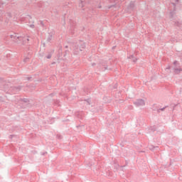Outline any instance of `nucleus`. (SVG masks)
<instances>
[{
    "label": "nucleus",
    "instance_id": "nucleus-25",
    "mask_svg": "<svg viewBox=\"0 0 182 182\" xmlns=\"http://www.w3.org/2000/svg\"><path fill=\"white\" fill-rule=\"evenodd\" d=\"M26 79L27 80H31L32 79V77H28Z\"/></svg>",
    "mask_w": 182,
    "mask_h": 182
},
{
    "label": "nucleus",
    "instance_id": "nucleus-3",
    "mask_svg": "<svg viewBox=\"0 0 182 182\" xmlns=\"http://www.w3.org/2000/svg\"><path fill=\"white\" fill-rule=\"evenodd\" d=\"M0 82H2V90H4V92H8V90H11L9 83L6 84V82H5L3 78H0Z\"/></svg>",
    "mask_w": 182,
    "mask_h": 182
},
{
    "label": "nucleus",
    "instance_id": "nucleus-4",
    "mask_svg": "<svg viewBox=\"0 0 182 182\" xmlns=\"http://www.w3.org/2000/svg\"><path fill=\"white\" fill-rule=\"evenodd\" d=\"M11 39H19L20 41H23V42H26V41H29V36H28L19 37V36L11 35Z\"/></svg>",
    "mask_w": 182,
    "mask_h": 182
},
{
    "label": "nucleus",
    "instance_id": "nucleus-2",
    "mask_svg": "<svg viewBox=\"0 0 182 182\" xmlns=\"http://www.w3.org/2000/svg\"><path fill=\"white\" fill-rule=\"evenodd\" d=\"M174 67L173 68V73L176 75H178L180 72H182V69L180 68V65H178V61H174L173 62Z\"/></svg>",
    "mask_w": 182,
    "mask_h": 182
},
{
    "label": "nucleus",
    "instance_id": "nucleus-34",
    "mask_svg": "<svg viewBox=\"0 0 182 182\" xmlns=\"http://www.w3.org/2000/svg\"><path fill=\"white\" fill-rule=\"evenodd\" d=\"M55 62H53V63H52V65H55Z\"/></svg>",
    "mask_w": 182,
    "mask_h": 182
},
{
    "label": "nucleus",
    "instance_id": "nucleus-36",
    "mask_svg": "<svg viewBox=\"0 0 182 182\" xmlns=\"http://www.w3.org/2000/svg\"><path fill=\"white\" fill-rule=\"evenodd\" d=\"M65 48H68V46H65Z\"/></svg>",
    "mask_w": 182,
    "mask_h": 182
},
{
    "label": "nucleus",
    "instance_id": "nucleus-23",
    "mask_svg": "<svg viewBox=\"0 0 182 182\" xmlns=\"http://www.w3.org/2000/svg\"><path fill=\"white\" fill-rule=\"evenodd\" d=\"M85 102H87L88 103V105H90V99L85 100Z\"/></svg>",
    "mask_w": 182,
    "mask_h": 182
},
{
    "label": "nucleus",
    "instance_id": "nucleus-31",
    "mask_svg": "<svg viewBox=\"0 0 182 182\" xmlns=\"http://www.w3.org/2000/svg\"><path fill=\"white\" fill-rule=\"evenodd\" d=\"M98 8L100 9L102 8V6H99Z\"/></svg>",
    "mask_w": 182,
    "mask_h": 182
},
{
    "label": "nucleus",
    "instance_id": "nucleus-20",
    "mask_svg": "<svg viewBox=\"0 0 182 182\" xmlns=\"http://www.w3.org/2000/svg\"><path fill=\"white\" fill-rule=\"evenodd\" d=\"M28 60H29V58H24L23 62L26 63Z\"/></svg>",
    "mask_w": 182,
    "mask_h": 182
},
{
    "label": "nucleus",
    "instance_id": "nucleus-27",
    "mask_svg": "<svg viewBox=\"0 0 182 182\" xmlns=\"http://www.w3.org/2000/svg\"><path fill=\"white\" fill-rule=\"evenodd\" d=\"M45 154H48V152H43V154H42V156H45Z\"/></svg>",
    "mask_w": 182,
    "mask_h": 182
},
{
    "label": "nucleus",
    "instance_id": "nucleus-21",
    "mask_svg": "<svg viewBox=\"0 0 182 182\" xmlns=\"http://www.w3.org/2000/svg\"><path fill=\"white\" fill-rule=\"evenodd\" d=\"M114 6H116V5L109 6L108 7V9H112V8H114Z\"/></svg>",
    "mask_w": 182,
    "mask_h": 182
},
{
    "label": "nucleus",
    "instance_id": "nucleus-15",
    "mask_svg": "<svg viewBox=\"0 0 182 182\" xmlns=\"http://www.w3.org/2000/svg\"><path fill=\"white\" fill-rule=\"evenodd\" d=\"M79 6L80 8H83V1H80Z\"/></svg>",
    "mask_w": 182,
    "mask_h": 182
},
{
    "label": "nucleus",
    "instance_id": "nucleus-32",
    "mask_svg": "<svg viewBox=\"0 0 182 182\" xmlns=\"http://www.w3.org/2000/svg\"><path fill=\"white\" fill-rule=\"evenodd\" d=\"M173 6H176V4L174 3H173Z\"/></svg>",
    "mask_w": 182,
    "mask_h": 182
},
{
    "label": "nucleus",
    "instance_id": "nucleus-14",
    "mask_svg": "<svg viewBox=\"0 0 182 182\" xmlns=\"http://www.w3.org/2000/svg\"><path fill=\"white\" fill-rule=\"evenodd\" d=\"M47 41L48 42H50L52 41V35L49 34Z\"/></svg>",
    "mask_w": 182,
    "mask_h": 182
},
{
    "label": "nucleus",
    "instance_id": "nucleus-9",
    "mask_svg": "<svg viewBox=\"0 0 182 182\" xmlns=\"http://www.w3.org/2000/svg\"><path fill=\"white\" fill-rule=\"evenodd\" d=\"M128 58L129 59H132V62H134V63H136V62H137V56L136 55V54H132Z\"/></svg>",
    "mask_w": 182,
    "mask_h": 182
},
{
    "label": "nucleus",
    "instance_id": "nucleus-8",
    "mask_svg": "<svg viewBox=\"0 0 182 182\" xmlns=\"http://www.w3.org/2000/svg\"><path fill=\"white\" fill-rule=\"evenodd\" d=\"M129 12H132V11L134 10V2L132 1L128 6Z\"/></svg>",
    "mask_w": 182,
    "mask_h": 182
},
{
    "label": "nucleus",
    "instance_id": "nucleus-11",
    "mask_svg": "<svg viewBox=\"0 0 182 182\" xmlns=\"http://www.w3.org/2000/svg\"><path fill=\"white\" fill-rule=\"evenodd\" d=\"M75 114L77 117H78L79 119H82V114H83V112H77Z\"/></svg>",
    "mask_w": 182,
    "mask_h": 182
},
{
    "label": "nucleus",
    "instance_id": "nucleus-7",
    "mask_svg": "<svg viewBox=\"0 0 182 182\" xmlns=\"http://www.w3.org/2000/svg\"><path fill=\"white\" fill-rule=\"evenodd\" d=\"M102 66L103 68H102V70H107V69H109L110 70V69L112 68H107V63L106 61H103L101 63V65L98 66L99 68H100V67Z\"/></svg>",
    "mask_w": 182,
    "mask_h": 182
},
{
    "label": "nucleus",
    "instance_id": "nucleus-10",
    "mask_svg": "<svg viewBox=\"0 0 182 182\" xmlns=\"http://www.w3.org/2000/svg\"><path fill=\"white\" fill-rule=\"evenodd\" d=\"M181 21H177V22H175V26H178V28H181Z\"/></svg>",
    "mask_w": 182,
    "mask_h": 182
},
{
    "label": "nucleus",
    "instance_id": "nucleus-22",
    "mask_svg": "<svg viewBox=\"0 0 182 182\" xmlns=\"http://www.w3.org/2000/svg\"><path fill=\"white\" fill-rule=\"evenodd\" d=\"M40 25L43 27L45 26V24H43V21H40Z\"/></svg>",
    "mask_w": 182,
    "mask_h": 182
},
{
    "label": "nucleus",
    "instance_id": "nucleus-30",
    "mask_svg": "<svg viewBox=\"0 0 182 182\" xmlns=\"http://www.w3.org/2000/svg\"><path fill=\"white\" fill-rule=\"evenodd\" d=\"M175 2H176V3L178 4V0H175Z\"/></svg>",
    "mask_w": 182,
    "mask_h": 182
},
{
    "label": "nucleus",
    "instance_id": "nucleus-26",
    "mask_svg": "<svg viewBox=\"0 0 182 182\" xmlns=\"http://www.w3.org/2000/svg\"><path fill=\"white\" fill-rule=\"evenodd\" d=\"M173 14H174V12H173V11L170 13L171 18H173Z\"/></svg>",
    "mask_w": 182,
    "mask_h": 182
},
{
    "label": "nucleus",
    "instance_id": "nucleus-1",
    "mask_svg": "<svg viewBox=\"0 0 182 182\" xmlns=\"http://www.w3.org/2000/svg\"><path fill=\"white\" fill-rule=\"evenodd\" d=\"M73 53L74 55H79L85 48H86V46L84 44V43H80V44L74 43L73 45Z\"/></svg>",
    "mask_w": 182,
    "mask_h": 182
},
{
    "label": "nucleus",
    "instance_id": "nucleus-13",
    "mask_svg": "<svg viewBox=\"0 0 182 182\" xmlns=\"http://www.w3.org/2000/svg\"><path fill=\"white\" fill-rule=\"evenodd\" d=\"M166 107H168V106H165L164 107L159 109L157 110L158 113H160V112H164L166 110Z\"/></svg>",
    "mask_w": 182,
    "mask_h": 182
},
{
    "label": "nucleus",
    "instance_id": "nucleus-35",
    "mask_svg": "<svg viewBox=\"0 0 182 182\" xmlns=\"http://www.w3.org/2000/svg\"><path fill=\"white\" fill-rule=\"evenodd\" d=\"M0 21H2V18L0 17Z\"/></svg>",
    "mask_w": 182,
    "mask_h": 182
},
{
    "label": "nucleus",
    "instance_id": "nucleus-5",
    "mask_svg": "<svg viewBox=\"0 0 182 182\" xmlns=\"http://www.w3.org/2000/svg\"><path fill=\"white\" fill-rule=\"evenodd\" d=\"M134 105H135L136 107H139V106H144V105H146V102H144V100L139 99L134 102Z\"/></svg>",
    "mask_w": 182,
    "mask_h": 182
},
{
    "label": "nucleus",
    "instance_id": "nucleus-12",
    "mask_svg": "<svg viewBox=\"0 0 182 182\" xmlns=\"http://www.w3.org/2000/svg\"><path fill=\"white\" fill-rule=\"evenodd\" d=\"M21 102H23L24 103H28L29 100L28 98L20 99Z\"/></svg>",
    "mask_w": 182,
    "mask_h": 182
},
{
    "label": "nucleus",
    "instance_id": "nucleus-33",
    "mask_svg": "<svg viewBox=\"0 0 182 182\" xmlns=\"http://www.w3.org/2000/svg\"><path fill=\"white\" fill-rule=\"evenodd\" d=\"M28 16V18H31L32 17H31V16Z\"/></svg>",
    "mask_w": 182,
    "mask_h": 182
},
{
    "label": "nucleus",
    "instance_id": "nucleus-29",
    "mask_svg": "<svg viewBox=\"0 0 182 182\" xmlns=\"http://www.w3.org/2000/svg\"><path fill=\"white\" fill-rule=\"evenodd\" d=\"M96 65V63H92V66H95Z\"/></svg>",
    "mask_w": 182,
    "mask_h": 182
},
{
    "label": "nucleus",
    "instance_id": "nucleus-6",
    "mask_svg": "<svg viewBox=\"0 0 182 182\" xmlns=\"http://www.w3.org/2000/svg\"><path fill=\"white\" fill-rule=\"evenodd\" d=\"M10 91L11 93H18V92L21 91V86L18 87H11Z\"/></svg>",
    "mask_w": 182,
    "mask_h": 182
},
{
    "label": "nucleus",
    "instance_id": "nucleus-17",
    "mask_svg": "<svg viewBox=\"0 0 182 182\" xmlns=\"http://www.w3.org/2000/svg\"><path fill=\"white\" fill-rule=\"evenodd\" d=\"M57 139H58L59 140L62 139V135L58 134H57Z\"/></svg>",
    "mask_w": 182,
    "mask_h": 182
},
{
    "label": "nucleus",
    "instance_id": "nucleus-18",
    "mask_svg": "<svg viewBox=\"0 0 182 182\" xmlns=\"http://www.w3.org/2000/svg\"><path fill=\"white\" fill-rule=\"evenodd\" d=\"M46 58L47 59H50V58H52V54H48Z\"/></svg>",
    "mask_w": 182,
    "mask_h": 182
},
{
    "label": "nucleus",
    "instance_id": "nucleus-16",
    "mask_svg": "<svg viewBox=\"0 0 182 182\" xmlns=\"http://www.w3.org/2000/svg\"><path fill=\"white\" fill-rule=\"evenodd\" d=\"M70 26H71V31H72V29L75 28V22L73 21V23H70Z\"/></svg>",
    "mask_w": 182,
    "mask_h": 182
},
{
    "label": "nucleus",
    "instance_id": "nucleus-24",
    "mask_svg": "<svg viewBox=\"0 0 182 182\" xmlns=\"http://www.w3.org/2000/svg\"><path fill=\"white\" fill-rule=\"evenodd\" d=\"M30 28H35V25L31 24V25H30Z\"/></svg>",
    "mask_w": 182,
    "mask_h": 182
},
{
    "label": "nucleus",
    "instance_id": "nucleus-28",
    "mask_svg": "<svg viewBox=\"0 0 182 182\" xmlns=\"http://www.w3.org/2000/svg\"><path fill=\"white\" fill-rule=\"evenodd\" d=\"M166 69V70H170V69H171V67L168 66Z\"/></svg>",
    "mask_w": 182,
    "mask_h": 182
},
{
    "label": "nucleus",
    "instance_id": "nucleus-19",
    "mask_svg": "<svg viewBox=\"0 0 182 182\" xmlns=\"http://www.w3.org/2000/svg\"><path fill=\"white\" fill-rule=\"evenodd\" d=\"M118 0H109V1L112 4L113 2H117Z\"/></svg>",
    "mask_w": 182,
    "mask_h": 182
}]
</instances>
